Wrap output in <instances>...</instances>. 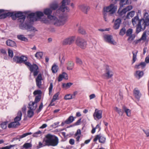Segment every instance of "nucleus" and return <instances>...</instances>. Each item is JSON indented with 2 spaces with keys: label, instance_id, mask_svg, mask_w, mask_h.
Returning a JSON list of instances; mask_svg holds the SVG:
<instances>
[{
  "label": "nucleus",
  "instance_id": "39",
  "mask_svg": "<svg viewBox=\"0 0 149 149\" xmlns=\"http://www.w3.org/2000/svg\"><path fill=\"white\" fill-rule=\"evenodd\" d=\"M43 54L42 52H38L35 54V56L37 58L40 59L42 58L43 56Z\"/></svg>",
  "mask_w": 149,
  "mask_h": 149
},
{
  "label": "nucleus",
  "instance_id": "17",
  "mask_svg": "<svg viewBox=\"0 0 149 149\" xmlns=\"http://www.w3.org/2000/svg\"><path fill=\"white\" fill-rule=\"evenodd\" d=\"M79 9L85 14H87L90 9L89 7L85 4H81L78 6Z\"/></svg>",
  "mask_w": 149,
  "mask_h": 149
},
{
  "label": "nucleus",
  "instance_id": "56",
  "mask_svg": "<svg viewBox=\"0 0 149 149\" xmlns=\"http://www.w3.org/2000/svg\"><path fill=\"white\" fill-rule=\"evenodd\" d=\"M64 99L65 100H68L72 99V96L71 94H68L65 95Z\"/></svg>",
  "mask_w": 149,
  "mask_h": 149
},
{
  "label": "nucleus",
  "instance_id": "43",
  "mask_svg": "<svg viewBox=\"0 0 149 149\" xmlns=\"http://www.w3.org/2000/svg\"><path fill=\"white\" fill-rule=\"evenodd\" d=\"M32 144L30 143H24L23 145V148L25 149H27L32 147Z\"/></svg>",
  "mask_w": 149,
  "mask_h": 149
},
{
  "label": "nucleus",
  "instance_id": "40",
  "mask_svg": "<svg viewBox=\"0 0 149 149\" xmlns=\"http://www.w3.org/2000/svg\"><path fill=\"white\" fill-rule=\"evenodd\" d=\"M34 111L29 109L27 111V116L28 117L31 118L34 115Z\"/></svg>",
  "mask_w": 149,
  "mask_h": 149
},
{
  "label": "nucleus",
  "instance_id": "19",
  "mask_svg": "<svg viewBox=\"0 0 149 149\" xmlns=\"http://www.w3.org/2000/svg\"><path fill=\"white\" fill-rule=\"evenodd\" d=\"M134 95L135 98L139 100L141 96V94L140 91L137 88H135L133 91Z\"/></svg>",
  "mask_w": 149,
  "mask_h": 149
},
{
  "label": "nucleus",
  "instance_id": "6",
  "mask_svg": "<svg viewBox=\"0 0 149 149\" xmlns=\"http://www.w3.org/2000/svg\"><path fill=\"white\" fill-rule=\"evenodd\" d=\"M25 64L29 68L31 72H33V75L34 76L37 75L38 72V67L36 65L34 64L31 65L29 62H25Z\"/></svg>",
  "mask_w": 149,
  "mask_h": 149
},
{
  "label": "nucleus",
  "instance_id": "49",
  "mask_svg": "<svg viewBox=\"0 0 149 149\" xmlns=\"http://www.w3.org/2000/svg\"><path fill=\"white\" fill-rule=\"evenodd\" d=\"M133 30L132 29H128L126 32V35L128 36L132 35Z\"/></svg>",
  "mask_w": 149,
  "mask_h": 149
},
{
  "label": "nucleus",
  "instance_id": "20",
  "mask_svg": "<svg viewBox=\"0 0 149 149\" xmlns=\"http://www.w3.org/2000/svg\"><path fill=\"white\" fill-rule=\"evenodd\" d=\"M42 80V75L40 74H39L36 79V85L39 87H40L41 85V81Z\"/></svg>",
  "mask_w": 149,
  "mask_h": 149
},
{
  "label": "nucleus",
  "instance_id": "37",
  "mask_svg": "<svg viewBox=\"0 0 149 149\" xmlns=\"http://www.w3.org/2000/svg\"><path fill=\"white\" fill-rule=\"evenodd\" d=\"M138 52L137 50H135L132 52V54H133V63L136 61V56Z\"/></svg>",
  "mask_w": 149,
  "mask_h": 149
},
{
  "label": "nucleus",
  "instance_id": "48",
  "mask_svg": "<svg viewBox=\"0 0 149 149\" xmlns=\"http://www.w3.org/2000/svg\"><path fill=\"white\" fill-rule=\"evenodd\" d=\"M46 146H47L46 143L43 142V143H42L41 142H39L38 145L37 146V148L38 149Z\"/></svg>",
  "mask_w": 149,
  "mask_h": 149
},
{
  "label": "nucleus",
  "instance_id": "13",
  "mask_svg": "<svg viewBox=\"0 0 149 149\" xmlns=\"http://www.w3.org/2000/svg\"><path fill=\"white\" fill-rule=\"evenodd\" d=\"M70 2V0H63L62 2V4L59 8L56 11L57 12H58L59 10L62 12H64L65 9H67V8L65 6V5L68 4Z\"/></svg>",
  "mask_w": 149,
  "mask_h": 149
},
{
  "label": "nucleus",
  "instance_id": "11",
  "mask_svg": "<svg viewBox=\"0 0 149 149\" xmlns=\"http://www.w3.org/2000/svg\"><path fill=\"white\" fill-rule=\"evenodd\" d=\"M132 8V6H129L122 10H120L119 9L118 11V14L120 16L123 17L125 16V14L128 11L131 10Z\"/></svg>",
  "mask_w": 149,
  "mask_h": 149
},
{
  "label": "nucleus",
  "instance_id": "14",
  "mask_svg": "<svg viewBox=\"0 0 149 149\" xmlns=\"http://www.w3.org/2000/svg\"><path fill=\"white\" fill-rule=\"evenodd\" d=\"M75 38L73 36L70 37L65 38L63 41V45H70L73 43L74 41Z\"/></svg>",
  "mask_w": 149,
  "mask_h": 149
},
{
  "label": "nucleus",
  "instance_id": "63",
  "mask_svg": "<svg viewBox=\"0 0 149 149\" xmlns=\"http://www.w3.org/2000/svg\"><path fill=\"white\" fill-rule=\"evenodd\" d=\"M81 134V132L80 130H78L75 134V136L76 137L78 135L80 136Z\"/></svg>",
  "mask_w": 149,
  "mask_h": 149
},
{
  "label": "nucleus",
  "instance_id": "52",
  "mask_svg": "<svg viewBox=\"0 0 149 149\" xmlns=\"http://www.w3.org/2000/svg\"><path fill=\"white\" fill-rule=\"evenodd\" d=\"M114 109L121 116L123 115V112L121 109H119L117 107H115Z\"/></svg>",
  "mask_w": 149,
  "mask_h": 149
},
{
  "label": "nucleus",
  "instance_id": "44",
  "mask_svg": "<svg viewBox=\"0 0 149 149\" xmlns=\"http://www.w3.org/2000/svg\"><path fill=\"white\" fill-rule=\"evenodd\" d=\"M137 27L136 28V32L137 33H138L144 30L145 29L142 28V27L139 26L138 25H137Z\"/></svg>",
  "mask_w": 149,
  "mask_h": 149
},
{
  "label": "nucleus",
  "instance_id": "12",
  "mask_svg": "<svg viewBox=\"0 0 149 149\" xmlns=\"http://www.w3.org/2000/svg\"><path fill=\"white\" fill-rule=\"evenodd\" d=\"M102 111L96 109L93 114V116L95 120L99 119L102 118Z\"/></svg>",
  "mask_w": 149,
  "mask_h": 149
},
{
  "label": "nucleus",
  "instance_id": "22",
  "mask_svg": "<svg viewBox=\"0 0 149 149\" xmlns=\"http://www.w3.org/2000/svg\"><path fill=\"white\" fill-rule=\"evenodd\" d=\"M121 22V20L120 18L116 19L113 28L115 29H117L119 28L120 24Z\"/></svg>",
  "mask_w": 149,
  "mask_h": 149
},
{
  "label": "nucleus",
  "instance_id": "36",
  "mask_svg": "<svg viewBox=\"0 0 149 149\" xmlns=\"http://www.w3.org/2000/svg\"><path fill=\"white\" fill-rule=\"evenodd\" d=\"M43 134V133L42 131L39 130L34 133L33 136L34 137H37L41 136Z\"/></svg>",
  "mask_w": 149,
  "mask_h": 149
},
{
  "label": "nucleus",
  "instance_id": "53",
  "mask_svg": "<svg viewBox=\"0 0 149 149\" xmlns=\"http://www.w3.org/2000/svg\"><path fill=\"white\" fill-rule=\"evenodd\" d=\"M126 33V29L125 28H123L120 31L119 34L122 36H123Z\"/></svg>",
  "mask_w": 149,
  "mask_h": 149
},
{
  "label": "nucleus",
  "instance_id": "59",
  "mask_svg": "<svg viewBox=\"0 0 149 149\" xmlns=\"http://www.w3.org/2000/svg\"><path fill=\"white\" fill-rule=\"evenodd\" d=\"M32 134V133L31 132H29V133H26L24 134H22V135H21L20 136V137L21 138H23L25 137V136H27V135H30V134Z\"/></svg>",
  "mask_w": 149,
  "mask_h": 149
},
{
  "label": "nucleus",
  "instance_id": "61",
  "mask_svg": "<svg viewBox=\"0 0 149 149\" xmlns=\"http://www.w3.org/2000/svg\"><path fill=\"white\" fill-rule=\"evenodd\" d=\"M53 85L52 83H51L49 87V94L50 95V93L52 92V89L53 88Z\"/></svg>",
  "mask_w": 149,
  "mask_h": 149
},
{
  "label": "nucleus",
  "instance_id": "16",
  "mask_svg": "<svg viewBox=\"0 0 149 149\" xmlns=\"http://www.w3.org/2000/svg\"><path fill=\"white\" fill-rule=\"evenodd\" d=\"M98 140H99L100 142L104 143L105 141L106 138L101 134L95 136L93 141L95 142Z\"/></svg>",
  "mask_w": 149,
  "mask_h": 149
},
{
  "label": "nucleus",
  "instance_id": "10",
  "mask_svg": "<svg viewBox=\"0 0 149 149\" xmlns=\"http://www.w3.org/2000/svg\"><path fill=\"white\" fill-rule=\"evenodd\" d=\"M113 73L112 70L109 68V67L107 66L105 72L103 76L105 78L108 79L112 77Z\"/></svg>",
  "mask_w": 149,
  "mask_h": 149
},
{
  "label": "nucleus",
  "instance_id": "8",
  "mask_svg": "<svg viewBox=\"0 0 149 149\" xmlns=\"http://www.w3.org/2000/svg\"><path fill=\"white\" fill-rule=\"evenodd\" d=\"M76 42L77 45L81 48L84 49L86 48V42L83 39L79 38L77 40Z\"/></svg>",
  "mask_w": 149,
  "mask_h": 149
},
{
  "label": "nucleus",
  "instance_id": "32",
  "mask_svg": "<svg viewBox=\"0 0 149 149\" xmlns=\"http://www.w3.org/2000/svg\"><path fill=\"white\" fill-rule=\"evenodd\" d=\"M146 64L145 62H141L139 64L136 65L135 66V68L139 69L140 68H143L146 65Z\"/></svg>",
  "mask_w": 149,
  "mask_h": 149
},
{
  "label": "nucleus",
  "instance_id": "15",
  "mask_svg": "<svg viewBox=\"0 0 149 149\" xmlns=\"http://www.w3.org/2000/svg\"><path fill=\"white\" fill-rule=\"evenodd\" d=\"M24 16L23 13L21 12H12L11 17L13 19L15 20L17 17L21 18Z\"/></svg>",
  "mask_w": 149,
  "mask_h": 149
},
{
  "label": "nucleus",
  "instance_id": "26",
  "mask_svg": "<svg viewBox=\"0 0 149 149\" xmlns=\"http://www.w3.org/2000/svg\"><path fill=\"white\" fill-rule=\"evenodd\" d=\"M7 45L9 46L12 47H16V44L15 42L11 40H8L6 42Z\"/></svg>",
  "mask_w": 149,
  "mask_h": 149
},
{
  "label": "nucleus",
  "instance_id": "54",
  "mask_svg": "<svg viewBox=\"0 0 149 149\" xmlns=\"http://www.w3.org/2000/svg\"><path fill=\"white\" fill-rule=\"evenodd\" d=\"M129 37L128 39V40L131 42L132 40H133L135 37V35L134 34H132L130 36H128Z\"/></svg>",
  "mask_w": 149,
  "mask_h": 149
},
{
  "label": "nucleus",
  "instance_id": "62",
  "mask_svg": "<svg viewBox=\"0 0 149 149\" xmlns=\"http://www.w3.org/2000/svg\"><path fill=\"white\" fill-rule=\"evenodd\" d=\"M41 93V91L40 90L35 91L33 93V94L34 95H36L37 94H40Z\"/></svg>",
  "mask_w": 149,
  "mask_h": 149
},
{
  "label": "nucleus",
  "instance_id": "5",
  "mask_svg": "<svg viewBox=\"0 0 149 149\" xmlns=\"http://www.w3.org/2000/svg\"><path fill=\"white\" fill-rule=\"evenodd\" d=\"M104 41L107 43L113 45H116L117 42L113 39V36L110 35L105 34L103 36Z\"/></svg>",
  "mask_w": 149,
  "mask_h": 149
},
{
  "label": "nucleus",
  "instance_id": "47",
  "mask_svg": "<svg viewBox=\"0 0 149 149\" xmlns=\"http://www.w3.org/2000/svg\"><path fill=\"white\" fill-rule=\"evenodd\" d=\"M76 62L77 64L79 65H82L83 63L81 60L78 57H76Z\"/></svg>",
  "mask_w": 149,
  "mask_h": 149
},
{
  "label": "nucleus",
  "instance_id": "27",
  "mask_svg": "<svg viewBox=\"0 0 149 149\" xmlns=\"http://www.w3.org/2000/svg\"><path fill=\"white\" fill-rule=\"evenodd\" d=\"M58 3L56 2H53L51 3L49 5L50 8L52 10H56L58 7Z\"/></svg>",
  "mask_w": 149,
  "mask_h": 149
},
{
  "label": "nucleus",
  "instance_id": "18",
  "mask_svg": "<svg viewBox=\"0 0 149 149\" xmlns=\"http://www.w3.org/2000/svg\"><path fill=\"white\" fill-rule=\"evenodd\" d=\"M52 10L49 8H47L44 9L43 13L44 14L47 16V19L50 20L49 17L51 16H54L52 15Z\"/></svg>",
  "mask_w": 149,
  "mask_h": 149
},
{
  "label": "nucleus",
  "instance_id": "28",
  "mask_svg": "<svg viewBox=\"0 0 149 149\" xmlns=\"http://www.w3.org/2000/svg\"><path fill=\"white\" fill-rule=\"evenodd\" d=\"M12 12H4L2 14L0 17V19H4L7 17L10 16L11 17Z\"/></svg>",
  "mask_w": 149,
  "mask_h": 149
},
{
  "label": "nucleus",
  "instance_id": "33",
  "mask_svg": "<svg viewBox=\"0 0 149 149\" xmlns=\"http://www.w3.org/2000/svg\"><path fill=\"white\" fill-rule=\"evenodd\" d=\"M123 109L127 114V115L128 116H131V111L130 109L127 108L126 107L123 106Z\"/></svg>",
  "mask_w": 149,
  "mask_h": 149
},
{
  "label": "nucleus",
  "instance_id": "30",
  "mask_svg": "<svg viewBox=\"0 0 149 149\" xmlns=\"http://www.w3.org/2000/svg\"><path fill=\"white\" fill-rule=\"evenodd\" d=\"M143 75V71L138 70L136 72L135 74V77L138 79H139Z\"/></svg>",
  "mask_w": 149,
  "mask_h": 149
},
{
  "label": "nucleus",
  "instance_id": "4",
  "mask_svg": "<svg viewBox=\"0 0 149 149\" xmlns=\"http://www.w3.org/2000/svg\"><path fill=\"white\" fill-rule=\"evenodd\" d=\"M44 16L43 13L41 12L38 11L36 13H32L29 14V17L31 21L33 22L38 20Z\"/></svg>",
  "mask_w": 149,
  "mask_h": 149
},
{
  "label": "nucleus",
  "instance_id": "21",
  "mask_svg": "<svg viewBox=\"0 0 149 149\" xmlns=\"http://www.w3.org/2000/svg\"><path fill=\"white\" fill-rule=\"evenodd\" d=\"M63 78L65 79H68V75L65 72H63L62 74L59 75L58 78V81H61Z\"/></svg>",
  "mask_w": 149,
  "mask_h": 149
},
{
  "label": "nucleus",
  "instance_id": "58",
  "mask_svg": "<svg viewBox=\"0 0 149 149\" xmlns=\"http://www.w3.org/2000/svg\"><path fill=\"white\" fill-rule=\"evenodd\" d=\"M26 18V17L25 16H23V17L20 18L18 19V21L19 22H20L21 23H22L24 20Z\"/></svg>",
  "mask_w": 149,
  "mask_h": 149
},
{
  "label": "nucleus",
  "instance_id": "2",
  "mask_svg": "<svg viewBox=\"0 0 149 149\" xmlns=\"http://www.w3.org/2000/svg\"><path fill=\"white\" fill-rule=\"evenodd\" d=\"M58 142V138L55 136L50 134H48L46 135L43 140V142L46 143L47 146H56Z\"/></svg>",
  "mask_w": 149,
  "mask_h": 149
},
{
  "label": "nucleus",
  "instance_id": "1",
  "mask_svg": "<svg viewBox=\"0 0 149 149\" xmlns=\"http://www.w3.org/2000/svg\"><path fill=\"white\" fill-rule=\"evenodd\" d=\"M49 20L47 18L42 19L41 21L45 24H49L51 22L56 26H63L67 22L68 16L66 15H63L57 17L55 16H51Z\"/></svg>",
  "mask_w": 149,
  "mask_h": 149
},
{
  "label": "nucleus",
  "instance_id": "31",
  "mask_svg": "<svg viewBox=\"0 0 149 149\" xmlns=\"http://www.w3.org/2000/svg\"><path fill=\"white\" fill-rule=\"evenodd\" d=\"M17 38L20 40L25 42H28V39L22 35H18L17 36Z\"/></svg>",
  "mask_w": 149,
  "mask_h": 149
},
{
  "label": "nucleus",
  "instance_id": "25",
  "mask_svg": "<svg viewBox=\"0 0 149 149\" xmlns=\"http://www.w3.org/2000/svg\"><path fill=\"white\" fill-rule=\"evenodd\" d=\"M139 20L138 15L133 18L132 19V22L133 26H136L137 25Z\"/></svg>",
  "mask_w": 149,
  "mask_h": 149
},
{
  "label": "nucleus",
  "instance_id": "50",
  "mask_svg": "<svg viewBox=\"0 0 149 149\" xmlns=\"http://www.w3.org/2000/svg\"><path fill=\"white\" fill-rule=\"evenodd\" d=\"M60 93L59 92H58L55 94L53 96V99H52V101H54L57 100H58V96Z\"/></svg>",
  "mask_w": 149,
  "mask_h": 149
},
{
  "label": "nucleus",
  "instance_id": "34",
  "mask_svg": "<svg viewBox=\"0 0 149 149\" xmlns=\"http://www.w3.org/2000/svg\"><path fill=\"white\" fill-rule=\"evenodd\" d=\"M19 125L20 124L19 122H16L14 121V122L10 123L8 125V127L9 128L15 127Z\"/></svg>",
  "mask_w": 149,
  "mask_h": 149
},
{
  "label": "nucleus",
  "instance_id": "55",
  "mask_svg": "<svg viewBox=\"0 0 149 149\" xmlns=\"http://www.w3.org/2000/svg\"><path fill=\"white\" fill-rule=\"evenodd\" d=\"M78 31L79 33L82 34H85L86 33V32L85 30L81 27L79 28Z\"/></svg>",
  "mask_w": 149,
  "mask_h": 149
},
{
  "label": "nucleus",
  "instance_id": "9",
  "mask_svg": "<svg viewBox=\"0 0 149 149\" xmlns=\"http://www.w3.org/2000/svg\"><path fill=\"white\" fill-rule=\"evenodd\" d=\"M27 60V58L26 57L22 56H15L13 58L14 61L18 63H21L24 62V63L25 62H28L26 61Z\"/></svg>",
  "mask_w": 149,
  "mask_h": 149
},
{
  "label": "nucleus",
  "instance_id": "24",
  "mask_svg": "<svg viewBox=\"0 0 149 149\" xmlns=\"http://www.w3.org/2000/svg\"><path fill=\"white\" fill-rule=\"evenodd\" d=\"M74 63L72 61H69L66 64L67 69L68 70H72L73 69Z\"/></svg>",
  "mask_w": 149,
  "mask_h": 149
},
{
  "label": "nucleus",
  "instance_id": "3",
  "mask_svg": "<svg viewBox=\"0 0 149 149\" xmlns=\"http://www.w3.org/2000/svg\"><path fill=\"white\" fill-rule=\"evenodd\" d=\"M149 25V15L148 13H146L144 15V18L140 19L137 25L145 29L146 26Z\"/></svg>",
  "mask_w": 149,
  "mask_h": 149
},
{
  "label": "nucleus",
  "instance_id": "42",
  "mask_svg": "<svg viewBox=\"0 0 149 149\" xmlns=\"http://www.w3.org/2000/svg\"><path fill=\"white\" fill-rule=\"evenodd\" d=\"M135 14V12L133 11H131L126 16V18H130L134 16Z\"/></svg>",
  "mask_w": 149,
  "mask_h": 149
},
{
  "label": "nucleus",
  "instance_id": "29",
  "mask_svg": "<svg viewBox=\"0 0 149 149\" xmlns=\"http://www.w3.org/2000/svg\"><path fill=\"white\" fill-rule=\"evenodd\" d=\"M22 115L21 111H19L17 114V116L14 119V121L16 122H19V121L21 119Z\"/></svg>",
  "mask_w": 149,
  "mask_h": 149
},
{
  "label": "nucleus",
  "instance_id": "41",
  "mask_svg": "<svg viewBox=\"0 0 149 149\" xmlns=\"http://www.w3.org/2000/svg\"><path fill=\"white\" fill-rule=\"evenodd\" d=\"M52 70L53 73H56L58 70V66L55 64H54L52 67Z\"/></svg>",
  "mask_w": 149,
  "mask_h": 149
},
{
  "label": "nucleus",
  "instance_id": "46",
  "mask_svg": "<svg viewBox=\"0 0 149 149\" xmlns=\"http://www.w3.org/2000/svg\"><path fill=\"white\" fill-rule=\"evenodd\" d=\"M27 29L29 31H33L34 32L37 31L34 27L31 26H28Z\"/></svg>",
  "mask_w": 149,
  "mask_h": 149
},
{
  "label": "nucleus",
  "instance_id": "51",
  "mask_svg": "<svg viewBox=\"0 0 149 149\" xmlns=\"http://www.w3.org/2000/svg\"><path fill=\"white\" fill-rule=\"evenodd\" d=\"M40 99L41 95H39L36 97L34 101L33 102H34L36 104H37V103L40 101Z\"/></svg>",
  "mask_w": 149,
  "mask_h": 149
},
{
  "label": "nucleus",
  "instance_id": "23",
  "mask_svg": "<svg viewBox=\"0 0 149 149\" xmlns=\"http://www.w3.org/2000/svg\"><path fill=\"white\" fill-rule=\"evenodd\" d=\"M37 104L33 102H30L29 104L28 108L30 110H35L37 107Z\"/></svg>",
  "mask_w": 149,
  "mask_h": 149
},
{
  "label": "nucleus",
  "instance_id": "35",
  "mask_svg": "<svg viewBox=\"0 0 149 149\" xmlns=\"http://www.w3.org/2000/svg\"><path fill=\"white\" fill-rule=\"evenodd\" d=\"M74 120V117L72 116H70L65 121V123L66 124H70L72 123Z\"/></svg>",
  "mask_w": 149,
  "mask_h": 149
},
{
  "label": "nucleus",
  "instance_id": "45",
  "mask_svg": "<svg viewBox=\"0 0 149 149\" xmlns=\"http://www.w3.org/2000/svg\"><path fill=\"white\" fill-rule=\"evenodd\" d=\"M146 35L145 34V33H143V34H142L141 38L140 39L138 40L137 41H140L141 40H143L144 41H146Z\"/></svg>",
  "mask_w": 149,
  "mask_h": 149
},
{
  "label": "nucleus",
  "instance_id": "57",
  "mask_svg": "<svg viewBox=\"0 0 149 149\" xmlns=\"http://www.w3.org/2000/svg\"><path fill=\"white\" fill-rule=\"evenodd\" d=\"M8 53L9 56L11 58H12L13 56V53L12 50L9 49L8 51Z\"/></svg>",
  "mask_w": 149,
  "mask_h": 149
},
{
  "label": "nucleus",
  "instance_id": "64",
  "mask_svg": "<svg viewBox=\"0 0 149 149\" xmlns=\"http://www.w3.org/2000/svg\"><path fill=\"white\" fill-rule=\"evenodd\" d=\"M1 127L3 129H5L6 127V124L5 123H2L1 124Z\"/></svg>",
  "mask_w": 149,
  "mask_h": 149
},
{
  "label": "nucleus",
  "instance_id": "7",
  "mask_svg": "<svg viewBox=\"0 0 149 149\" xmlns=\"http://www.w3.org/2000/svg\"><path fill=\"white\" fill-rule=\"evenodd\" d=\"M117 9V6L113 4H111L109 6L104 8V10L110 14H113L115 13Z\"/></svg>",
  "mask_w": 149,
  "mask_h": 149
},
{
  "label": "nucleus",
  "instance_id": "60",
  "mask_svg": "<svg viewBox=\"0 0 149 149\" xmlns=\"http://www.w3.org/2000/svg\"><path fill=\"white\" fill-rule=\"evenodd\" d=\"M14 145H10L9 146H6L5 147L0 148V149H10L12 147H13Z\"/></svg>",
  "mask_w": 149,
  "mask_h": 149
},
{
  "label": "nucleus",
  "instance_id": "38",
  "mask_svg": "<svg viewBox=\"0 0 149 149\" xmlns=\"http://www.w3.org/2000/svg\"><path fill=\"white\" fill-rule=\"evenodd\" d=\"M72 84V83L70 82L66 84L64 83L63 84L62 86L63 88H65V89H67L69 88Z\"/></svg>",
  "mask_w": 149,
  "mask_h": 149
}]
</instances>
